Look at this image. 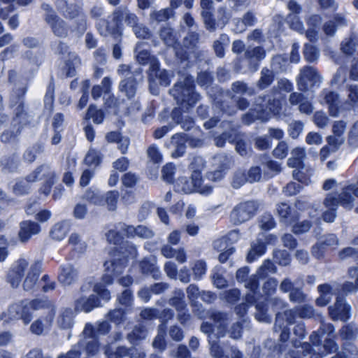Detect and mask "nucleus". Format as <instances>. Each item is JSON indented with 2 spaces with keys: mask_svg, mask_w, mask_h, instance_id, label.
I'll list each match as a JSON object with an SVG mask.
<instances>
[{
  "mask_svg": "<svg viewBox=\"0 0 358 358\" xmlns=\"http://www.w3.org/2000/svg\"><path fill=\"white\" fill-rule=\"evenodd\" d=\"M83 335L85 337V340L81 341L79 343V345H85L87 352L89 355H95L99 348L91 324H86L83 331Z\"/></svg>",
  "mask_w": 358,
  "mask_h": 358,
  "instance_id": "nucleus-15",
  "label": "nucleus"
},
{
  "mask_svg": "<svg viewBox=\"0 0 358 358\" xmlns=\"http://www.w3.org/2000/svg\"><path fill=\"white\" fill-rule=\"evenodd\" d=\"M160 37L168 45H172L176 41V37L170 27H164L160 31Z\"/></svg>",
  "mask_w": 358,
  "mask_h": 358,
  "instance_id": "nucleus-49",
  "label": "nucleus"
},
{
  "mask_svg": "<svg viewBox=\"0 0 358 358\" xmlns=\"http://www.w3.org/2000/svg\"><path fill=\"white\" fill-rule=\"evenodd\" d=\"M57 176L55 171L48 164H43L28 176L31 182L43 180L44 182H55Z\"/></svg>",
  "mask_w": 358,
  "mask_h": 358,
  "instance_id": "nucleus-13",
  "label": "nucleus"
},
{
  "mask_svg": "<svg viewBox=\"0 0 358 358\" xmlns=\"http://www.w3.org/2000/svg\"><path fill=\"white\" fill-rule=\"evenodd\" d=\"M348 99L351 106H358V85L350 86Z\"/></svg>",
  "mask_w": 358,
  "mask_h": 358,
  "instance_id": "nucleus-60",
  "label": "nucleus"
},
{
  "mask_svg": "<svg viewBox=\"0 0 358 358\" xmlns=\"http://www.w3.org/2000/svg\"><path fill=\"white\" fill-rule=\"evenodd\" d=\"M303 125L300 122H294L289 124V133L292 138H296L302 132Z\"/></svg>",
  "mask_w": 358,
  "mask_h": 358,
  "instance_id": "nucleus-61",
  "label": "nucleus"
},
{
  "mask_svg": "<svg viewBox=\"0 0 358 358\" xmlns=\"http://www.w3.org/2000/svg\"><path fill=\"white\" fill-rule=\"evenodd\" d=\"M171 94L175 97L178 102H187L188 106H192V98L196 96L194 94L192 89V78H185L184 83H178L176 84L173 88L171 90Z\"/></svg>",
  "mask_w": 358,
  "mask_h": 358,
  "instance_id": "nucleus-5",
  "label": "nucleus"
},
{
  "mask_svg": "<svg viewBox=\"0 0 358 358\" xmlns=\"http://www.w3.org/2000/svg\"><path fill=\"white\" fill-rule=\"evenodd\" d=\"M99 306V301L95 294L88 297L80 296L75 302V308L78 311L90 312L94 308Z\"/></svg>",
  "mask_w": 358,
  "mask_h": 358,
  "instance_id": "nucleus-19",
  "label": "nucleus"
},
{
  "mask_svg": "<svg viewBox=\"0 0 358 358\" xmlns=\"http://www.w3.org/2000/svg\"><path fill=\"white\" fill-rule=\"evenodd\" d=\"M107 240L115 245L119 243L122 239L121 230H120L119 224L115 230H110L106 234Z\"/></svg>",
  "mask_w": 358,
  "mask_h": 358,
  "instance_id": "nucleus-54",
  "label": "nucleus"
},
{
  "mask_svg": "<svg viewBox=\"0 0 358 358\" xmlns=\"http://www.w3.org/2000/svg\"><path fill=\"white\" fill-rule=\"evenodd\" d=\"M30 265L27 259L20 258L13 263L8 274V279L13 287H17L22 278L27 275Z\"/></svg>",
  "mask_w": 358,
  "mask_h": 358,
  "instance_id": "nucleus-6",
  "label": "nucleus"
},
{
  "mask_svg": "<svg viewBox=\"0 0 358 358\" xmlns=\"http://www.w3.org/2000/svg\"><path fill=\"white\" fill-rule=\"evenodd\" d=\"M120 89L121 92L125 93L128 98L133 97L136 90V80L133 78L129 77L120 83Z\"/></svg>",
  "mask_w": 358,
  "mask_h": 358,
  "instance_id": "nucleus-33",
  "label": "nucleus"
},
{
  "mask_svg": "<svg viewBox=\"0 0 358 358\" xmlns=\"http://www.w3.org/2000/svg\"><path fill=\"white\" fill-rule=\"evenodd\" d=\"M304 56L308 62H312L317 59L319 57V52L314 46L311 45H306Z\"/></svg>",
  "mask_w": 358,
  "mask_h": 358,
  "instance_id": "nucleus-51",
  "label": "nucleus"
},
{
  "mask_svg": "<svg viewBox=\"0 0 358 358\" xmlns=\"http://www.w3.org/2000/svg\"><path fill=\"white\" fill-rule=\"evenodd\" d=\"M170 304L174 306L178 311L185 310L184 293L182 290L176 291L175 296L170 299Z\"/></svg>",
  "mask_w": 358,
  "mask_h": 358,
  "instance_id": "nucleus-39",
  "label": "nucleus"
},
{
  "mask_svg": "<svg viewBox=\"0 0 358 358\" xmlns=\"http://www.w3.org/2000/svg\"><path fill=\"white\" fill-rule=\"evenodd\" d=\"M268 306L271 307L273 311H278L285 307V303L277 298L272 299L266 303L264 301L257 302L256 304L257 313H255V317L258 321L262 322H271V317L267 314Z\"/></svg>",
  "mask_w": 358,
  "mask_h": 358,
  "instance_id": "nucleus-7",
  "label": "nucleus"
},
{
  "mask_svg": "<svg viewBox=\"0 0 358 358\" xmlns=\"http://www.w3.org/2000/svg\"><path fill=\"white\" fill-rule=\"evenodd\" d=\"M87 117L92 119L96 124H101L103 120V114L101 110L96 109L94 106H90L87 113Z\"/></svg>",
  "mask_w": 358,
  "mask_h": 358,
  "instance_id": "nucleus-48",
  "label": "nucleus"
},
{
  "mask_svg": "<svg viewBox=\"0 0 358 358\" xmlns=\"http://www.w3.org/2000/svg\"><path fill=\"white\" fill-rule=\"evenodd\" d=\"M321 22V18L318 15H313L309 18L308 24L310 28L306 31V36L310 41H313L315 38L317 31L315 27Z\"/></svg>",
  "mask_w": 358,
  "mask_h": 358,
  "instance_id": "nucleus-38",
  "label": "nucleus"
},
{
  "mask_svg": "<svg viewBox=\"0 0 358 358\" xmlns=\"http://www.w3.org/2000/svg\"><path fill=\"white\" fill-rule=\"evenodd\" d=\"M358 47V35L352 34L349 38H345L341 43V50L346 55H351L357 50Z\"/></svg>",
  "mask_w": 358,
  "mask_h": 358,
  "instance_id": "nucleus-28",
  "label": "nucleus"
},
{
  "mask_svg": "<svg viewBox=\"0 0 358 358\" xmlns=\"http://www.w3.org/2000/svg\"><path fill=\"white\" fill-rule=\"evenodd\" d=\"M69 231V225L66 222H62L55 224L51 231L53 239L61 241L64 238Z\"/></svg>",
  "mask_w": 358,
  "mask_h": 358,
  "instance_id": "nucleus-32",
  "label": "nucleus"
},
{
  "mask_svg": "<svg viewBox=\"0 0 358 358\" xmlns=\"http://www.w3.org/2000/svg\"><path fill=\"white\" fill-rule=\"evenodd\" d=\"M69 243L73 245V249L79 252H83L86 248L85 242L76 234L71 235L69 238Z\"/></svg>",
  "mask_w": 358,
  "mask_h": 358,
  "instance_id": "nucleus-44",
  "label": "nucleus"
},
{
  "mask_svg": "<svg viewBox=\"0 0 358 358\" xmlns=\"http://www.w3.org/2000/svg\"><path fill=\"white\" fill-rule=\"evenodd\" d=\"M291 157L287 160V164L292 168L301 167L302 161L306 157V151L304 148H296L292 150Z\"/></svg>",
  "mask_w": 358,
  "mask_h": 358,
  "instance_id": "nucleus-27",
  "label": "nucleus"
},
{
  "mask_svg": "<svg viewBox=\"0 0 358 358\" xmlns=\"http://www.w3.org/2000/svg\"><path fill=\"white\" fill-rule=\"evenodd\" d=\"M248 58L253 60H261L265 57V51L260 47L248 48L245 52Z\"/></svg>",
  "mask_w": 358,
  "mask_h": 358,
  "instance_id": "nucleus-47",
  "label": "nucleus"
},
{
  "mask_svg": "<svg viewBox=\"0 0 358 358\" xmlns=\"http://www.w3.org/2000/svg\"><path fill=\"white\" fill-rule=\"evenodd\" d=\"M73 0H58L59 6L63 9L66 16L73 18L78 13V8L73 5Z\"/></svg>",
  "mask_w": 358,
  "mask_h": 358,
  "instance_id": "nucleus-36",
  "label": "nucleus"
},
{
  "mask_svg": "<svg viewBox=\"0 0 358 358\" xmlns=\"http://www.w3.org/2000/svg\"><path fill=\"white\" fill-rule=\"evenodd\" d=\"M261 78L258 82V86L261 89L267 87L273 81V72L268 69H262Z\"/></svg>",
  "mask_w": 358,
  "mask_h": 358,
  "instance_id": "nucleus-42",
  "label": "nucleus"
},
{
  "mask_svg": "<svg viewBox=\"0 0 358 358\" xmlns=\"http://www.w3.org/2000/svg\"><path fill=\"white\" fill-rule=\"evenodd\" d=\"M275 222L271 214L266 213L262 215L259 220V227L262 229L269 230L273 228Z\"/></svg>",
  "mask_w": 358,
  "mask_h": 358,
  "instance_id": "nucleus-46",
  "label": "nucleus"
},
{
  "mask_svg": "<svg viewBox=\"0 0 358 358\" xmlns=\"http://www.w3.org/2000/svg\"><path fill=\"white\" fill-rule=\"evenodd\" d=\"M315 124L320 128L326 127L329 122V118L323 112H317L314 115Z\"/></svg>",
  "mask_w": 358,
  "mask_h": 358,
  "instance_id": "nucleus-62",
  "label": "nucleus"
},
{
  "mask_svg": "<svg viewBox=\"0 0 358 358\" xmlns=\"http://www.w3.org/2000/svg\"><path fill=\"white\" fill-rule=\"evenodd\" d=\"M296 84L300 91L313 90L315 87H319L322 78L313 66H306L300 70L296 78Z\"/></svg>",
  "mask_w": 358,
  "mask_h": 358,
  "instance_id": "nucleus-4",
  "label": "nucleus"
},
{
  "mask_svg": "<svg viewBox=\"0 0 358 358\" xmlns=\"http://www.w3.org/2000/svg\"><path fill=\"white\" fill-rule=\"evenodd\" d=\"M266 247L263 243L257 241V243H253L247 256L248 262H252L255 261L257 258L264 255Z\"/></svg>",
  "mask_w": 358,
  "mask_h": 358,
  "instance_id": "nucleus-35",
  "label": "nucleus"
},
{
  "mask_svg": "<svg viewBox=\"0 0 358 358\" xmlns=\"http://www.w3.org/2000/svg\"><path fill=\"white\" fill-rule=\"evenodd\" d=\"M329 309L333 320L345 321L350 317V307L343 298L337 297L334 306H330Z\"/></svg>",
  "mask_w": 358,
  "mask_h": 358,
  "instance_id": "nucleus-14",
  "label": "nucleus"
},
{
  "mask_svg": "<svg viewBox=\"0 0 358 358\" xmlns=\"http://www.w3.org/2000/svg\"><path fill=\"white\" fill-rule=\"evenodd\" d=\"M349 275L352 279H355V282L348 281L343 285V289L347 293L358 290V268H350L349 269Z\"/></svg>",
  "mask_w": 358,
  "mask_h": 358,
  "instance_id": "nucleus-31",
  "label": "nucleus"
},
{
  "mask_svg": "<svg viewBox=\"0 0 358 358\" xmlns=\"http://www.w3.org/2000/svg\"><path fill=\"white\" fill-rule=\"evenodd\" d=\"M119 192L116 190L108 191L103 198V205H106L109 210L116 209Z\"/></svg>",
  "mask_w": 358,
  "mask_h": 358,
  "instance_id": "nucleus-37",
  "label": "nucleus"
},
{
  "mask_svg": "<svg viewBox=\"0 0 358 358\" xmlns=\"http://www.w3.org/2000/svg\"><path fill=\"white\" fill-rule=\"evenodd\" d=\"M192 270L193 271L194 279L199 280L206 273V264L203 261H201V260L196 261L193 264Z\"/></svg>",
  "mask_w": 358,
  "mask_h": 358,
  "instance_id": "nucleus-43",
  "label": "nucleus"
},
{
  "mask_svg": "<svg viewBox=\"0 0 358 358\" xmlns=\"http://www.w3.org/2000/svg\"><path fill=\"white\" fill-rule=\"evenodd\" d=\"M211 317L214 322L213 326L207 322H203L201 326V330L205 334L215 333L219 336H222L228 320L227 315L217 313L212 314Z\"/></svg>",
  "mask_w": 358,
  "mask_h": 358,
  "instance_id": "nucleus-10",
  "label": "nucleus"
},
{
  "mask_svg": "<svg viewBox=\"0 0 358 358\" xmlns=\"http://www.w3.org/2000/svg\"><path fill=\"white\" fill-rule=\"evenodd\" d=\"M320 101L322 104H327L330 115L337 117L341 112V106L338 95L329 90H324L320 94Z\"/></svg>",
  "mask_w": 358,
  "mask_h": 358,
  "instance_id": "nucleus-12",
  "label": "nucleus"
},
{
  "mask_svg": "<svg viewBox=\"0 0 358 358\" xmlns=\"http://www.w3.org/2000/svg\"><path fill=\"white\" fill-rule=\"evenodd\" d=\"M301 188V186L299 182H289L287 185L286 187H284L283 192L287 196H292L297 194Z\"/></svg>",
  "mask_w": 358,
  "mask_h": 358,
  "instance_id": "nucleus-64",
  "label": "nucleus"
},
{
  "mask_svg": "<svg viewBox=\"0 0 358 358\" xmlns=\"http://www.w3.org/2000/svg\"><path fill=\"white\" fill-rule=\"evenodd\" d=\"M175 170L176 166L174 164L171 163L166 164L162 169L163 179L168 182H171L173 180Z\"/></svg>",
  "mask_w": 358,
  "mask_h": 358,
  "instance_id": "nucleus-55",
  "label": "nucleus"
},
{
  "mask_svg": "<svg viewBox=\"0 0 358 358\" xmlns=\"http://www.w3.org/2000/svg\"><path fill=\"white\" fill-rule=\"evenodd\" d=\"M358 255V237L354 241L353 246L348 247L339 252V257L341 259H345L348 257H355Z\"/></svg>",
  "mask_w": 358,
  "mask_h": 358,
  "instance_id": "nucleus-41",
  "label": "nucleus"
},
{
  "mask_svg": "<svg viewBox=\"0 0 358 358\" xmlns=\"http://www.w3.org/2000/svg\"><path fill=\"white\" fill-rule=\"evenodd\" d=\"M146 332L145 331L141 328H135L133 331L129 334L128 338L131 343H134L136 341L141 340L142 338H145Z\"/></svg>",
  "mask_w": 358,
  "mask_h": 358,
  "instance_id": "nucleus-63",
  "label": "nucleus"
},
{
  "mask_svg": "<svg viewBox=\"0 0 358 358\" xmlns=\"http://www.w3.org/2000/svg\"><path fill=\"white\" fill-rule=\"evenodd\" d=\"M186 141L185 136L182 134H175L172 136L170 143L166 144V146L173 147L175 152L172 153L173 157H178L181 156L185 152V143Z\"/></svg>",
  "mask_w": 358,
  "mask_h": 358,
  "instance_id": "nucleus-25",
  "label": "nucleus"
},
{
  "mask_svg": "<svg viewBox=\"0 0 358 358\" xmlns=\"http://www.w3.org/2000/svg\"><path fill=\"white\" fill-rule=\"evenodd\" d=\"M256 211L253 202L241 203L236 206L231 213V220L235 224H239L250 219Z\"/></svg>",
  "mask_w": 358,
  "mask_h": 358,
  "instance_id": "nucleus-8",
  "label": "nucleus"
},
{
  "mask_svg": "<svg viewBox=\"0 0 358 358\" xmlns=\"http://www.w3.org/2000/svg\"><path fill=\"white\" fill-rule=\"evenodd\" d=\"M111 81L109 78L105 77L101 85L94 86L92 90V96L94 99L101 96L102 93L107 94L110 90Z\"/></svg>",
  "mask_w": 358,
  "mask_h": 358,
  "instance_id": "nucleus-34",
  "label": "nucleus"
},
{
  "mask_svg": "<svg viewBox=\"0 0 358 358\" xmlns=\"http://www.w3.org/2000/svg\"><path fill=\"white\" fill-rule=\"evenodd\" d=\"M46 21L51 26L55 35L60 37L66 36L67 29L63 20L59 19L53 12L47 15Z\"/></svg>",
  "mask_w": 358,
  "mask_h": 358,
  "instance_id": "nucleus-22",
  "label": "nucleus"
},
{
  "mask_svg": "<svg viewBox=\"0 0 358 358\" xmlns=\"http://www.w3.org/2000/svg\"><path fill=\"white\" fill-rule=\"evenodd\" d=\"M294 320V313L292 310H286L283 313L278 312L275 323V329L278 327L281 329V324L284 323L285 326L292 324Z\"/></svg>",
  "mask_w": 358,
  "mask_h": 358,
  "instance_id": "nucleus-30",
  "label": "nucleus"
},
{
  "mask_svg": "<svg viewBox=\"0 0 358 358\" xmlns=\"http://www.w3.org/2000/svg\"><path fill=\"white\" fill-rule=\"evenodd\" d=\"M40 231L38 224L31 221H24L20 224L19 237L22 242L27 241L29 238Z\"/></svg>",
  "mask_w": 358,
  "mask_h": 358,
  "instance_id": "nucleus-23",
  "label": "nucleus"
},
{
  "mask_svg": "<svg viewBox=\"0 0 358 358\" xmlns=\"http://www.w3.org/2000/svg\"><path fill=\"white\" fill-rule=\"evenodd\" d=\"M128 255L124 252L114 250L110 252L109 257L104 262L106 273L104 274L100 282L94 285L93 291L101 299L107 301L110 299V292L106 289L107 285L113 283V275L121 274L127 266Z\"/></svg>",
  "mask_w": 358,
  "mask_h": 358,
  "instance_id": "nucleus-1",
  "label": "nucleus"
},
{
  "mask_svg": "<svg viewBox=\"0 0 358 358\" xmlns=\"http://www.w3.org/2000/svg\"><path fill=\"white\" fill-rule=\"evenodd\" d=\"M46 304L47 303L38 300L23 301L13 304L5 312L0 314V320L8 324L21 319L24 324H27L32 319L34 311L39 310Z\"/></svg>",
  "mask_w": 358,
  "mask_h": 358,
  "instance_id": "nucleus-2",
  "label": "nucleus"
},
{
  "mask_svg": "<svg viewBox=\"0 0 358 358\" xmlns=\"http://www.w3.org/2000/svg\"><path fill=\"white\" fill-rule=\"evenodd\" d=\"M148 156L154 163H160L162 161V155L159 151L158 148L152 145L147 150Z\"/></svg>",
  "mask_w": 358,
  "mask_h": 358,
  "instance_id": "nucleus-53",
  "label": "nucleus"
},
{
  "mask_svg": "<svg viewBox=\"0 0 358 358\" xmlns=\"http://www.w3.org/2000/svg\"><path fill=\"white\" fill-rule=\"evenodd\" d=\"M174 187L176 192L185 194L196 191L201 194L208 195L213 190V187L208 183H205V180L202 179L200 173L196 171H194L191 180L185 177L178 178Z\"/></svg>",
  "mask_w": 358,
  "mask_h": 358,
  "instance_id": "nucleus-3",
  "label": "nucleus"
},
{
  "mask_svg": "<svg viewBox=\"0 0 358 358\" xmlns=\"http://www.w3.org/2000/svg\"><path fill=\"white\" fill-rule=\"evenodd\" d=\"M101 160V157L97 150L93 148H90L87 153L85 162L88 166H98Z\"/></svg>",
  "mask_w": 358,
  "mask_h": 358,
  "instance_id": "nucleus-40",
  "label": "nucleus"
},
{
  "mask_svg": "<svg viewBox=\"0 0 358 358\" xmlns=\"http://www.w3.org/2000/svg\"><path fill=\"white\" fill-rule=\"evenodd\" d=\"M39 301L41 302L47 303V304L45 305L43 307L39 308L45 309L47 316L45 317V319L42 320L41 318H39L31 324L30 327V330L33 334L37 335L41 334L45 329H48L51 326L55 315L54 308L50 301L46 300Z\"/></svg>",
  "mask_w": 358,
  "mask_h": 358,
  "instance_id": "nucleus-9",
  "label": "nucleus"
},
{
  "mask_svg": "<svg viewBox=\"0 0 358 358\" xmlns=\"http://www.w3.org/2000/svg\"><path fill=\"white\" fill-rule=\"evenodd\" d=\"M77 271L71 264H65L62 265L58 277L61 283L64 285H69L77 280Z\"/></svg>",
  "mask_w": 358,
  "mask_h": 358,
  "instance_id": "nucleus-21",
  "label": "nucleus"
},
{
  "mask_svg": "<svg viewBox=\"0 0 358 358\" xmlns=\"http://www.w3.org/2000/svg\"><path fill=\"white\" fill-rule=\"evenodd\" d=\"M85 199L96 205H103V197L98 192L88 190L85 194Z\"/></svg>",
  "mask_w": 358,
  "mask_h": 358,
  "instance_id": "nucleus-52",
  "label": "nucleus"
},
{
  "mask_svg": "<svg viewBox=\"0 0 358 358\" xmlns=\"http://www.w3.org/2000/svg\"><path fill=\"white\" fill-rule=\"evenodd\" d=\"M346 129V122L343 120L336 121L332 126L333 135L327 137V142L331 148V151H336L338 148L343 144L344 138L343 137Z\"/></svg>",
  "mask_w": 358,
  "mask_h": 358,
  "instance_id": "nucleus-11",
  "label": "nucleus"
},
{
  "mask_svg": "<svg viewBox=\"0 0 358 358\" xmlns=\"http://www.w3.org/2000/svg\"><path fill=\"white\" fill-rule=\"evenodd\" d=\"M142 44H138L136 48V59L141 64H145L150 60V54L147 50L141 49Z\"/></svg>",
  "mask_w": 358,
  "mask_h": 358,
  "instance_id": "nucleus-57",
  "label": "nucleus"
},
{
  "mask_svg": "<svg viewBox=\"0 0 358 358\" xmlns=\"http://www.w3.org/2000/svg\"><path fill=\"white\" fill-rule=\"evenodd\" d=\"M164 334H165V328L163 324H161L159 327L158 334L155 337L152 345L155 348L162 350L164 349L165 343H164Z\"/></svg>",
  "mask_w": 358,
  "mask_h": 358,
  "instance_id": "nucleus-45",
  "label": "nucleus"
},
{
  "mask_svg": "<svg viewBox=\"0 0 358 358\" xmlns=\"http://www.w3.org/2000/svg\"><path fill=\"white\" fill-rule=\"evenodd\" d=\"M230 17L231 14L227 11L226 8H219L217 10V24L220 25L221 27L225 26V24L228 22Z\"/></svg>",
  "mask_w": 358,
  "mask_h": 358,
  "instance_id": "nucleus-56",
  "label": "nucleus"
},
{
  "mask_svg": "<svg viewBox=\"0 0 358 358\" xmlns=\"http://www.w3.org/2000/svg\"><path fill=\"white\" fill-rule=\"evenodd\" d=\"M149 79L150 82L156 83L158 80L161 85L167 86L170 83V76L165 70H161L158 64L153 62L149 70Z\"/></svg>",
  "mask_w": 358,
  "mask_h": 358,
  "instance_id": "nucleus-17",
  "label": "nucleus"
},
{
  "mask_svg": "<svg viewBox=\"0 0 358 358\" xmlns=\"http://www.w3.org/2000/svg\"><path fill=\"white\" fill-rule=\"evenodd\" d=\"M274 259L276 262L282 266H287L290 262V257L286 251H276L274 254Z\"/></svg>",
  "mask_w": 358,
  "mask_h": 358,
  "instance_id": "nucleus-59",
  "label": "nucleus"
},
{
  "mask_svg": "<svg viewBox=\"0 0 358 358\" xmlns=\"http://www.w3.org/2000/svg\"><path fill=\"white\" fill-rule=\"evenodd\" d=\"M318 291L320 293V297L316 300V303L320 306H326L331 299L333 292L329 285H321L318 287Z\"/></svg>",
  "mask_w": 358,
  "mask_h": 358,
  "instance_id": "nucleus-29",
  "label": "nucleus"
},
{
  "mask_svg": "<svg viewBox=\"0 0 358 358\" xmlns=\"http://www.w3.org/2000/svg\"><path fill=\"white\" fill-rule=\"evenodd\" d=\"M288 152V146L285 141L280 142L277 147L273 150V155L279 159L286 157Z\"/></svg>",
  "mask_w": 358,
  "mask_h": 358,
  "instance_id": "nucleus-58",
  "label": "nucleus"
},
{
  "mask_svg": "<svg viewBox=\"0 0 358 358\" xmlns=\"http://www.w3.org/2000/svg\"><path fill=\"white\" fill-rule=\"evenodd\" d=\"M186 141L185 136L182 134H175L172 136L170 143L166 144V146L173 147L175 152L172 153L173 157H178L181 156L185 152V143Z\"/></svg>",
  "mask_w": 358,
  "mask_h": 358,
  "instance_id": "nucleus-26",
  "label": "nucleus"
},
{
  "mask_svg": "<svg viewBox=\"0 0 358 358\" xmlns=\"http://www.w3.org/2000/svg\"><path fill=\"white\" fill-rule=\"evenodd\" d=\"M32 182L29 180H28V176L26 179L22 180L18 182H17L13 187V191L16 194H24L28 192L29 189V184Z\"/></svg>",
  "mask_w": 358,
  "mask_h": 358,
  "instance_id": "nucleus-50",
  "label": "nucleus"
},
{
  "mask_svg": "<svg viewBox=\"0 0 358 358\" xmlns=\"http://www.w3.org/2000/svg\"><path fill=\"white\" fill-rule=\"evenodd\" d=\"M276 211L280 217V221L285 224H291L298 217V214L293 211L286 203L277 205Z\"/></svg>",
  "mask_w": 358,
  "mask_h": 358,
  "instance_id": "nucleus-20",
  "label": "nucleus"
},
{
  "mask_svg": "<svg viewBox=\"0 0 358 358\" xmlns=\"http://www.w3.org/2000/svg\"><path fill=\"white\" fill-rule=\"evenodd\" d=\"M114 19L117 23H120L122 20L134 28L137 24L138 18L134 13H130L126 8L117 10L113 14Z\"/></svg>",
  "mask_w": 358,
  "mask_h": 358,
  "instance_id": "nucleus-24",
  "label": "nucleus"
},
{
  "mask_svg": "<svg viewBox=\"0 0 358 358\" xmlns=\"http://www.w3.org/2000/svg\"><path fill=\"white\" fill-rule=\"evenodd\" d=\"M275 272V266L273 263L269 260L264 261L263 264L257 271L256 275L250 279V282L246 285L247 287L253 292L257 287V277L263 278L269 273H273Z\"/></svg>",
  "mask_w": 358,
  "mask_h": 358,
  "instance_id": "nucleus-16",
  "label": "nucleus"
},
{
  "mask_svg": "<svg viewBox=\"0 0 358 358\" xmlns=\"http://www.w3.org/2000/svg\"><path fill=\"white\" fill-rule=\"evenodd\" d=\"M41 272V264L39 263H33L30 264L29 271L26 275L23 282V288L25 291H33L36 287L39 273Z\"/></svg>",
  "mask_w": 358,
  "mask_h": 358,
  "instance_id": "nucleus-18",
  "label": "nucleus"
}]
</instances>
